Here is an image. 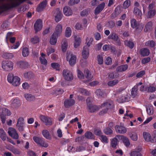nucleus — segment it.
Returning <instances> with one entry per match:
<instances>
[{
    "label": "nucleus",
    "instance_id": "nucleus-1",
    "mask_svg": "<svg viewBox=\"0 0 156 156\" xmlns=\"http://www.w3.org/2000/svg\"><path fill=\"white\" fill-rule=\"evenodd\" d=\"M7 80L8 82L14 86H17L20 84V79L18 76H13L12 74L8 76Z\"/></svg>",
    "mask_w": 156,
    "mask_h": 156
},
{
    "label": "nucleus",
    "instance_id": "nucleus-2",
    "mask_svg": "<svg viewBox=\"0 0 156 156\" xmlns=\"http://www.w3.org/2000/svg\"><path fill=\"white\" fill-rule=\"evenodd\" d=\"M13 66V63L10 61H4L2 62V68L5 71H10L12 70Z\"/></svg>",
    "mask_w": 156,
    "mask_h": 156
},
{
    "label": "nucleus",
    "instance_id": "nucleus-3",
    "mask_svg": "<svg viewBox=\"0 0 156 156\" xmlns=\"http://www.w3.org/2000/svg\"><path fill=\"white\" fill-rule=\"evenodd\" d=\"M66 58L67 61L69 62V64L71 66H73L76 62V56L72 52L68 51L66 53Z\"/></svg>",
    "mask_w": 156,
    "mask_h": 156
},
{
    "label": "nucleus",
    "instance_id": "nucleus-4",
    "mask_svg": "<svg viewBox=\"0 0 156 156\" xmlns=\"http://www.w3.org/2000/svg\"><path fill=\"white\" fill-rule=\"evenodd\" d=\"M113 103L111 101H109L103 103L101 105V107L105 108V109L101 112L100 114L102 115L106 113L107 112V110L113 107Z\"/></svg>",
    "mask_w": 156,
    "mask_h": 156
},
{
    "label": "nucleus",
    "instance_id": "nucleus-5",
    "mask_svg": "<svg viewBox=\"0 0 156 156\" xmlns=\"http://www.w3.org/2000/svg\"><path fill=\"white\" fill-rule=\"evenodd\" d=\"M62 76L64 79L67 81H71L73 79V73L67 69H64L63 70Z\"/></svg>",
    "mask_w": 156,
    "mask_h": 156
},
{
    "label": "nucleus",
    "instance_id": "nucleus-6",
    "mask_svg": "<svg viewBox=\"0 0 156 156\" xmlns=\"http://www.w3.org/2000/svg\"><path fill=\"white\" fill-rule=\"evenodd\" d=\"M0 117L2 122L4 124L5 123L6 119V116H10L11 114L10 111L8 109L5 108H2L1 109Z\"/></svg>",
    "mask_w": 156,
    "mask_h": 156
},
{
    "label": "nucleus",
    "instance_id": "nucleus-7",
    "mask_svg": "<svg viewBox=\"0 0 156 156\" xmlns=\"http://www.w3.org/2000/svg\"><path fill=\"white\" fill-rule=\"evenodd\" d=\"M39 118L41 121L46 126L51 125L52 124L51 119L49 117L41 115L39 116Z\"/></svg>",
    "mask_w": 156,
    "mask_h": 156
},
{
    "label": "nucleus",
    "instance_id": "nucleus-8",
    "mask_svg": "<svg viewBox=\"0 0 156 156\" xmlns=\"http://www.w3.org/2000/svg\"><path fill=\"white\" fill-rule=\"evenodd\" d=\"M8 133L9 135L13 139H18L19 138L18 134L15 129L12 127L9 128L8 129Z\"/></svg>",
    "mask_w": 156,
    "mask_h": 156
},
{
    "label": "nucleus",
    "instance_id": "nucleus-9",
    "mask_svg": "<svg viewBox=\"0 0 156 156\" xmlns=\"http://www.w3.org/2000/svg\"><path fill=\"white\" fill-rule=\"evenodd\" d=\"M62 32V26L60 24H58L55 27L54 31L53 34L58 37L60 36Z\"/></svg>",
    "mask_w": 156,
    "mask_h": 156
},
{
    "label": "nucleus",
    "instance_id": "nucleus-10",
    "mask_svg": "<svg viewBox=\"0 0 156 156\" xmlns=\"http://www.w3.org/2000/svg\"><path fill=\"white\" fill-rule=\"evenodd\" d=\"M54 16L56 22H58L61 20L62 14L61 12V10L59 8L56 9L54 11Z\"/></svg>",
    "mask_w": 156,
    "mask_h": 156
},
{
    "label": "nucleus",
    "instance_id": "nucleus-11",
    "mask_svg": "<svg viewBox=\"0 0 156 156\" xmlns=\"http://www.w3.org/2000/svg\"><path fill=\"white\" fill-rule=\"evenodd\" d=\"M43 27V22L40 19L37 20L35 22L34 27L35 30L36 31H40Z\"/></svg>",
    "mask_w": 156,
    "mask_h": 156
},
{
    "label": "nucleus",
    "instance_id": "nucleus-12",
    "mask_svg": "<svg viewBox=\"0 0 156 156\" xmlns=\"http://www.w3.org/2000/svg\"><path fill=\"white\" fill-rule=\"evenodd\" d=\"M89 55V49L86 46L83 47L82 52V56L83 58L85 59H87Z\"/></svg>",
    "mask_w": 156,
    "mask_h": 156
},
{
    "label": "nucleus",
    "instance_id": "nucleus-13",
    "mask_svg": "<svg viewBox=\"0 0 156 156\" xmlns=\"http://www.w3.org/2000/svg\"><path fill=\"white\" fill-rule=\"evenodd\" d=\"M74 41L73 42V45L75 48H77L80 44L81 42V39L78 35L74 36Z\"/></svg>",
    "mask_w": 156,
    "mask_h": 156
},
{
    "label": "nucleus",
    "instance_id": "nucleus-14",
    "mask_svg": "<svg viewBox=\"0 0 156 156\" xmlns=\"http://www.w3.org/2000/svg\"><path fill=\"white\" fill-rule=\"evenodd\" d=\"M143 136L146 141L152 142V137L149 132L146 131L144 132L143 133Z\"/></svg>",
    "mask_w": 156,
    "mask_h": 156
},
{
    "label": "nucleus",
    "instance_id": "nucleus-15",
    "mask_svg": "<svg viewBox=\"0 0 156 156\" xmlns=\"http://www.w3.org/2000/svg\"><path fill=\"white\" fill-rule=\"evenodd\" d=\"M87 107L88 110L91 113L94 112L99 109L98 107L92 104H87Z\"/></svg>",
    "mask_w": 156,
    "mask_h": 156
},
{
    "label": "nucleus",
    "instance_id": "nucleus-16",
    "mask_svg": "<svg viewBox=\"0 0 156 156\" xmlns=\"http://www.w3.org/2000/svg\"><path fill=\"white\" fill-rule=\"evenodd\" d=\"M105 6V3L102 2L98 5L95 8L94 10V14L97 15L99 14L104 9Z\"/></svg>",
    "mask_w": 156,
    "mask_h": 156
},
{
    "label": "nucleus",
    "instance_id": "nucleus-17",
    "mask_svg": "<svg viewBox=\"0 0 156 156\" xmlns=\"http://www.w3.org/2000/svg\"><path fill=\"white\" fill-rule=\"evenodd\" d=\"M10 2V6L12 7L18 5L24 0H7Z\"/></svg>",
    "mask_w": 156,
    "mask_h": 156
},
{
    "label": "nucleus",
    "instance_id": "nucleus-18",
    "mask_svg": "<svg viewBox=\"0 0 156 156\" xmlns=\"http://www.w3.org/2000/svg\"><path fill=\"white\" fill-rule=\"evenodd\" d=\"M84 75L85 78L88 81L91 80L93 77V75L91 72L88 69H86L84 71Z\"/></svg>",
    "mask_w": 156,
    "mask_h": 156
},
{
    "label": "nucleus",
    "instance_id": "nucleus-19",
    "mask_svg": "<svg viewBox=\"0 0 156 156\" xmlns=\"http://www.w3.org/2000/svg\"><path fill=\"white\" fill-rule=\"evenodd\" d=\"M68 47L67 40L66 38H64L62 40L61 44V48L62 52H65L67 50Z\"/></svg>",
    "mask_w": 156,
    "mask_h": 156
},
{
    "label": "nucleus",
    "instance_id": "nucleus-20",
    "mask_svg": "<svg viewBox=\"0 0 156 156\" xmlns=\"http://www.w3.org/2000/svg\"><path fill=\"white\" fill-rule=\"evenodd\" d=\"M115 129L117 132L121 134L124 133L127 131L125 127L119 126H115Z\"/></svg>",
    "mask_w": 156,
    "mask_h": 156
},
{
    "label": "nucleus",
    "instance_id": "nucleus-21",
    "mask_svg": "<svg viewBox=\"0 0 156 156\" xmlns=\"http://www.w3.org/2000/svg\"><path fill=\"white\" fill-rule=\"evenodd\" d=\"M121 136V135L116 136L115 138L111 140V145L112 147H116L118 144L117 138L120 139Z\"/></svg>",
    "mask_w": 156,
    "mask_h": 156
},
{
    "label": "nucleus",
    "instance_id": "nucleus-22",
    "mask_svg": "<svg viewBox=\"0 0 156 156\" xmlns=\"http://www.w3.org/2000/svg\"><path fill=\"white\" fill-rule=\"evenodd\" d=\"M128 66L127 64H124L118 66L116 70L117 72H122L126 71L128 68Z\"/></svg>",
    "mask_w": 156,
    "mask_h": 156
},
{
    "label": "nucleus",
    "instance_id": "nucleus-23",
    "mask_svg": "<svg viewBox=\"0 0 156 156\" xmlns=\"http://www.w3.org/2000/svg\"><path fill=\"white\" fill-rule=\"evenodd\" d=\"M63 13L66 16H69L73 14V12L70 8L65 6L63 9Z\"/></svg>",
    "mask_w": 156,
    "mask_h": 156
},
{
    "label": "nucleus",
    "instance_id": "nucleus-24",
    "mask_svg": "<svg viewBox=\"0 0 156 156\" xmlns=\"http://www.w3.org/2000/svg\"><path fill=\"white\" fill-rule=\"evenodd\" d=\"M75 103V101L73 99H69L65 101L64 104L65 107L67 108L73 105Z\"/></svg>",
    "mask_w": 156,
    "mask_h": 156
},
{
    "label": "nucleus",
    "instance_id": "nucleus-25",
    "mask_svg": "<svg viewBox=\"0 0 156 156\" xmlns=\"http://www.w3.org/2000/svg\"><path fill=\"white\" fill-rule=\"evenodd\" d=\"M41 56L39 58V60L41 64L46 65L47 64V61L45 58V55L42 53L41 54Z\"/></svg>",
    "mask_w": 156,
    "mask_h": 156
},
{
    "label": "nucleus",
    "instance_id": "nucleus-26",
    "mask_svg": "<svg viewBox=\"0 0 156 156\" xmlns=\"http://www.w3.org/2000/svg\"><path fill=\"white\" fill-rule=\"evenodd\" d=\"M141 150V148H139L132 151L130 154V156H142L140 152Z\"/></svg>",
    "mask_w": 156,
    "mask_h": 156
},
{
    "label": "nucleus",
    "instance_id": "nucleus-27",
    "mask_svg": "<svg viewBox=\"0 0 156 156\" xmlns=\"http://www.w3.org/2000/svg\"><path fill=\"white\" fill-rule=\"evenodd\" d=\"M137 85H135L132 89L131 91V95L133 98L136 97L138 94Z\"/></svg>",
    "mask_w": 156,
    "mask_h": 156
},
{
    "label": "nucleus",
    "instance_id": "nucleus-28",
    "mask_svg": "<svg viewBox=\"0 0 156 156\" xmlns=\"http://www.w3.org/2000/svg\"><path fill=\"white\" fill-rule=\"evenodd\" d=\"M156 14V10H148L147 15L148 18H151L154 17Z\"/></svg>",
    "mask_w": 156,
    "mask_h": 156
},
{
    "label": "nucleus",
    "instance_id": "nucleus-29",
    "mask_svg": "<svg viewBox=\"0 0 156 156\" xmlns=\"http://www.w3.org/2000/svg\"><path fill=\"white\" fill-rule=\"evenodd\" d=\"M18 66L21 68H25L29 66L28 62L24 61H20L17 62Z\"/></svg>",
    "mask_w": 156,
    "mask_h": 156
},
{
    "label": "nucleus",
    "instance_id": "nucleus-30",
    "mask_svg": "<svg viewBox=\"0 0 156 156\" xmlns=\"http://www.w3.org/2000/svg\"><path fill=\"white\" fill-rule=\"evenodd\" d=\"M129 100V96L126 95L120 97L118 99V101L119 103H123Z\"/></svg>",
    "mask_w": 156,
    "mask_h": 156
},
{
    "label": "nucleus",
    "instance_id": "nucleus-31",
    "mask_svg": "<svg viewBox=\"0 0 156 156\" xmlns=\"http://www.w3.org/2000/svg\"><path fill=\"white\" fill-rule=\"evenodd\" d=\"M120 138L122 139L123 142L126 147H129L130 145V142L129 139L126 137L121 136Z\"/></svg>",
    "mask_w": 156,
    "mask_h": 156
},
{
    "label": "nucleus",
    "instance_id": "nucleus-32",
    "mask_svg": "<svg viewBox=\"0 0 156 156\" xmlns=\"http://www.w3.org/2000/svg\"><path fill=\"white\" fill-rule=\"evenodd\" d=\"M58 37H56V35L52 34L51 36L50 40V44L52 45H55L57 42V38Z\"/></svg>",
    "mask_w": 156,
    "mask_h": 156
},
{
    "label": "nucleus",
    "instance_id": "nucleus-33",
    "mask_svg": "<svg viewBox=\"0 0 156 156\" xmlns=\"http://www.w3.org/2000/svg\"><path fill=\"white\" fill-rule=\"evenodd\" d=\"M2 56L5 59H12L14 57V55L12 53L5 52L3 53Z\"/></svg>",
    "mask_w": 156,
    "mask_h": 156
},
{
    "label": "nucleus",
    "instance_id": "nucleus-34",
    "mask_svg": "<svg viewBox=\"0 0 156 156\" xmlns=\"http://www.w3.org/2000/svg\"><path fill=\"white\" fill-rule=\"evenodd\" d=\"M147 90L148 92H154L156 90V85L154 84L149 85L147 88Z\"/></svg>",
    "mask_w": 156,
    "mask_h": 156
},
{
    "label": "nucleus",
    "instance_id": "nucleus-35",
    "mask_svg": "<svg viewBox=\"0 0 156 156\" xmlns=\"http://www.w3.org/2000/svg\"><path fill=\"white\" fill-rule=\"evenodd\" d=\"M140 53L143 56H147L150 54L149 50L147 48H144L140 49Z\"/></svg>",
    "mask_w": 156,
    "mask_h": 156
},
{
    "label": "nucleus",
    "instance_id": "nucleus-36",
    "mask_svg": "<svg viewBox=\"0 0 156 156\" xmlns=\"http://www.w3.org/2000/svg\"><path fill=\"white\" fill-rule=\"evenodd\" d=\"M78 92L84 95H89L90 94L89 91H87L85 89L82 88L78 89Z\"/></svg>",
    "mask_w": 156,
    "mask_h": 156
},
{
    "label": "nucleus",
    "instance_id": "nucleus-37",
    "mask_svg": "<svg viewBox=\"0 0 156 156\" xmlns=\"http://www.w3.org/2000/svg\"><path fill=\"white\" fill-rule=\"evenodd\" d=\"M42 134L43 136L47 139L49 140L51 139V136L48 130L45 129L43 130L42 132Z\"/></svg>",
    "mask_w": 156,
    "mask_h": 156
},
{
    "label": "nucleus",
    "instance_id": "nucleus-38",
    "mask_svg": "<svg viewBox=\"0 0 156 156\" xmlns=\"http://www.w3.org/2000/svg\"><path fill=\"white\" fill-rule=\"evenodd\" d=\"M47 2L46 1L43 2L37 8V10L38 12L41 11L46 6Z\"/></svg>",
    "mask_w": 156,
    "mask_h": 156
},
{
    "label": "nucleus",
    "instance_id": "nucleus-39",
    "mask_svg": "<svg viewBox=\"0 0 156 156\" xmlns=\"http://www.w3.org/2000/svg\"><path fill=\"white\" fill-rule=\"evenodd\" d=\"M11 102L12 104L15 107H19L20 105V101L19 99L17 98L12 99Z\"/></svg>",
    "mask_w": 156,
    "mask_h": 156
},
{
    "label": "nucleus",
    "instance_id": "nucleus-40",
    "mask_svg": "<svg viewBox=\"0 0 156 156\" xmlns=\"http://www.w3.org/2000/svg\"><path fill=\"white\" fill-rule=\"evenodd\" d=\"M133 12L134 14L137 16L139 18H141L142 13L140 10L137 8H134Z\"/></svg>",
    "mask_w": 156,
    "mask_h": 156
},
{
    "label": "nucleus",
    "instance_id": "nucleus-41",
    "mask_svg": "<svg viewBox=\"0 0 156 156\" xmlns=\"http://www.w3.org/2000/svg\"><path fill=\"white\" fill-rule=\"evenodd\" d=\"M131 139L134 141H136L138 139V135L137 133L136 132H132L129 135Z\"/></svg>",
    "mask_w": 156,
    "mask_h": 156
},
{
    "label": "nucleus",
    "instance_id": "nucleus-42",
    "mask_svg": "<svg viewBox=\"0 0 156 156\" xmlns=\"http://www.w3.org/2000/svg\"><path fill=\"white\" fill-rule=\"evenodd\" d=\"M72 30L69 27H67L65 31V36L67 38L70 37L72 34Z\"/></svg>",
    "mask_w": 156,
    "mask_h": 156
},
{
    "label": "nucleus",
    "instance_id": "nucleus-43",
    "mask_svg": "<svg viewBox=\"0 0 156 156\" xmlns=\"http://www.w3.org/2000/svg\"><path fill=\"white\" fill-rule=\"evenodd\" d=\"M147 113L149 115H152L154 114L153 107L152 105H149L147 108Z\"/></svg>",
    "mask_w": 156,
    "mask_h": 156
},
{
    "label": "nucleus",
    "instance_id": "nucleus-44",
    "mask_svg": "<svg viewBox=\"0 0 156 156\" xmlns=\"http://www.w3.org/2000/svg\"><path fill=\"white\" fill-rule=\"evenodd\" d=\"M103 132L105 134L107 135H110L113 133V130L110 128L106 127L103 130Z\"/></svg>",
    "mask_w": 156,
    "mask_h": 156
},
{
    "label": "nucleus",
    "instance_id": "nucleus-45",
    "mask_svg": "<svg viewBox=\"0 0 156 156\" xmlns=\"http://www.w3.org/2000/svg\"><path fill=\"white\" fill-rule=\"evenodd\" d=\"M109 39H112L115 41L118 42L119 39L117 35L115 33H112L108 37Z\"/></svg>",
    "mask_w": 156,
    "mask_h": 156
},
{
    "label": "nucleus",
    "instance_id": "nucleus-46",
    "mask_svg": "<svg viewBox=\"0 0 156 156\" xmlns=\"http://www.w3.org/2000/svg\"><path fill=\"white\" fill-rule=\"evenodd\" d=\"M95 93L98 97H103L105 94L103 90L100 89L97 90Z\"/></svg>",
    "mask_w": 156,
    "mask_h": 156
},
{
    "label": "nucleus",
    "instance_id": "nucleus-47",
    "mask_svg": "<svg viewBox=\"0 0 156 156\" xmlns=\"http://www.w3.org/2000/svg\"><path fill=\"white\" fill-rule=\"evenodd\" d=\"M6 133L3 129H0V136L3 140H5L6 139Z\"/></svg>",
    "mask_w": 156,
    "mask_h": 156
},
{
    "label": "nucleus",
    "instance_id": "nucleus-48",
    "mask_svg": "<svg viewBox=\"0 0 156 156\" xmlns=\"http://www.w3.org/2000/svg\"><path fill=\"white\" fill-rule=\"evenodd\" d=\"M93 41V39L91 37H87L86 39V43L87 47L89 48V47Z\"/></svg>",
    "mask_w": 156,
    "mask_h": 156
},
{
    "label": "nucleus",
    "instance_id": "nucleus-49",
    "mask_svg": "<svg viewBox=\"0 0 156 156\" xmlns=\"http://www.w3.org/2000/svg\"><path fill=\"white\" fill-rule=\"evenodd\" d=\"M119 82V80L117 79H115L113 80L109 81L108 83V85L110 87L115 86Z\"/></svg>",
    "mask_w": 156,
    "mask_h": 156
},
{
    "label": "nucleus",
    "instance_id": "nucleus-50",
    "mask_svg": "<svg viewBox=\"0 0 156 156\" xmlns=\"http://www.w3.org/2000/svg\"><path fill=\"white\" fill-rule=\"evenodd\" d=\"M24 97L26 99L29 101L33 100L34 98V97L29 94H24Z\"/></svg>",
    "mask_w": 156,
    "mask_h": 156
},
{
    "label": "nucleus",
    "instance_id": "nucleus-51",
    "mask_svg": "<svg viewBox=\"0 0 156 156\" xmlns=\"http://www.w3.org/2000/svg\"><path fill=\"white\" fill-rule=\"evenodd\" d=\"M156 45L155 42L153 40L149 41L146 42L145 43V45L151 47H154Z\"/></svg>",
    "mask_w": 156,
    "mask_h": 156
},
{
    "label": "nucleus",
    "instance_id": "nucleus-52",
    "mask_svg": "<svg viewBox=\"0 0 156 156\" xmlns=\"http://www.w3.org/2000/svg\"><path fill=\"white\" fill-rule=\"evenodd\" d=\"M100 139L103 143H104L106 144H107L108 143V140L107 136L105 135H101V137H100Z\"/></svg>",
    "mask_w": 156,
    "mask_h": 156
},
{
    "label": "nucleus",
    "instance_id": "nucleus-53",
    "mask_svg": "<svg viewBox=\"0 0 156 156\" xmlns=\"http://www.w3.org/2000/svg\"><path fill=\"white\" fill-rule=\"evenodd\" d=\"M85 136L89 139H94V135L90 132H88L85 134Z\"/></svg>",
    "mask_w": 156,
    "mask_h": 156
},
{
    "label": "nucleus",
    "instance_id": "nucleus-54",
    "mask_svg": "<svg viewBox=\"0 0 156 156\" xmlns=\"http://www.w3.org/2000/svg\"><path fill=\"white\" fill-rule=\"evenodd\" d=\"M77 76L80 79H84V76L83 72L79 69L77 70Z\"/></svg>",
    "mask_w": 156,
    "mask_h": 156
},
{
    "label": "nucleus",
    "instance_id": "nucleus-55",
    "mask_svg": "<svg viewBox=\"0 0 156 156\" xmlns=\"http://www.w3.org/2000/svg\"><path fill=\"white\" fill-rule=\"evenodd\" d=\"M29 51L28 48H25L23 49L22 54L24 57H26L28 56L29 54Z\"/></svg>",
    "mask_w": 156,
    "mask_h": 156
},
{
    "label": "nucleus",
    "instance_id": "nucleus-56",
    "mask_svg": "<svg viewBox=\"0 0 156 156\" xmlns=\"http://www.w3.org/2000/svg\"><path fill=\"white\" fill-rule=\"evenodd\" d=\"M51 67L54 69L57 70H59L60 65L56 63H53L51 64Z\"/></svg>",
    "mask_w": 156,
    "mask_h": 156
},
{
    "label": "nucleus",
    "instance_id": "nucleus-57",
    "mask_svg": "<svg viewBox=\"0 0 156 156\" xmlns=\"http://www.w3.org/2000/svg\"><path fill=\"white\" fill-rule=\"evenodd\" d=\"M130 5V0H126L123 4V7L124 9L128 8Z\"/></svg>",
    "mask_w": 156,
    "mask_h": 156
},
{
    "label": "nucleus",
    "instance_id": "nucleus-58",
    "mask_svg": "<svg viewBox=\"0 0 156 156\" xmlns=\"http://www.w3.org/2000/svg\"><path fill=\"white\" fill-rule=\"evenodd\" d=\"M131 25L133 28H135L137 27V24L136 20L134 19H133L130 21Z\"/></svg>",
    "mask_w": 156,
    "mask_h": 156
},
{
    "label": "nucleus",
    "instance_id": "nucleus-59",
    "mask_svg": "<svg viewBox=\"0 0 156 156\" xmlns=\"http://www.w3.org/2000/svg\"><path fill=\"white\" fill-rule=\"evenodd\" d=\"M125 44L131 48H132L134 46V44L132 42L127 41L125 42Z\"/></svg>",
    "mask_w": 156,
    "mask_h": 156
},
{
    "label": "nucleus",
    "instance_id": "nucleus-60",
    "mask_svg": "<svg viewBox=\"0 0 156 156\" xmlns=\"http://www.w3.org/2000/svg\"><path fill=\"white\" fill-rule=\"evenodd\" d=\"M33 139L35 142L37 144L39 145L42 140V139L41 138L34 136L33 137Z\"/></svg>",
    "mask_w": 156,
    "mask_h": 156
},
{
    "label": "nucleus",
    "instance_id": "nucleus-61",
    "mask_svg": "<svg viewBox=\"0 0 156 156\" xmlns=\"http://www.w3.org/2000/svg\"><path fill=\"white\" fill-rule=\"evenodd\" d=\"M105 62L106 64L108 65H110L112 62V58L109 57L106 58L105 60Z\"/></svg>",
    "mask_w": 156,
    "mask_h": 156
},
{
    "label": "nucleus",
    "instance_id": "nucleus-62",
    "mask_svg": "<svg viewBox=\"0 0 156 156\" xmlns=\"http://www.w3.org/2000/svg\"><path fill=\"white\" fill-rule=\"evenodd\" d=\"M75 28L77 30H82L83 29L82 23L80 22L77 23L75 26Z\"/></svg>",
    "mask_w": 156,
    "mask_h": 156
},
{
    "label": "nucleus",
    "instance_id": "nucleus-63",
    "mask_svg": "<svg viewBox=\"0 0 156 156\" xmlns=\"http://www.w3.org/2000/svg\"><path fill=\"white\" fill-rule=\"evenodd\" d=\"M31 42L33 43H37L39 42V39L37 37L35 36L31 39Z\"/></svg>",
    "mask_w": 156,
    "mask_h": 156
},
{
    "label": "nucleus",
    "instance_id": "nucleus-64",
    "mask_svg": "<svg viewBox=\"0 0 156 156\" xmlns=\"http://www.w3.org/2000/svg\"><path fill=\"white\" fill-rule=\"evenodd\" d=\"M54 49L52 47H48L47 49V53L48 55H49L51 53L54 52Z\"/></svg>",
    "mask_w": 156,
    "mask_h": 156
}]
</instances>
